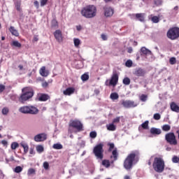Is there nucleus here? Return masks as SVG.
<instances>
[{
  "label": "nucleus",
  "mask_w": 179,
  "mask_h": 179,
  "mask_svg": "<svg viewBox=\"0 0 179 179\" xmlns=\"http://www.w3.org/2000/svg\"><path fill=\"white\" fill-rule=\"evenodd\" d=\"M135 159H139V151L138 150L132 151L124 159V167L126 170H131L132 169Z\"/></svg>",
  "instance_id": "nucleus-1"
},
{
  "label": "nucleus",
  "mask_w": 179,
  "mask_h": 179,
  "mask_svg": "<svg viewBox=\"0 0 179 179\" xmlns=\"http://www.w3.org/2000/svg\"><path fill=\"white\" fill-rule=\"evenodd\" d=\"M34 96V91L29 87H24L22 90V94L19 98L20 103H24L25 101L30 100Z\"/></svg>",
  "instance_id": "nucleus-2"
},
{
  "label": "nucleus",
  "mask_w": 179,
  "mask_h": 179,
  "mask_svg": "<svg viewBox=\"0 0 179 179\" xmlns=\"http://www.w3.org/2000/svg\"><path fill=\"white\" fill-rule=\"evenodd\" d=\"M69 129L71 133L73 132H82L83 131V124L79 120H71L69 124Z\"/></svg>",
  "instance_id": "nucleus-3"
},
{
  "label": "nucleus",
  "mask_w": 179,
  "mask_h": 179,
  "mask_svg": "<svg viewBox=\"0 0 179 179\" xmlns=\"http://www.w3.org/2000/svg\"><path fill=\"white\" fill-rule=\"evenodd\" d=\"M153 169L157 173L164 171V160L162 157H155L152 164Z\"/></svg>",
  "instance_id": "nucleus-4"
},
{
  "label": "nucleus",
  "mask_w": 179,
  "mask_h": 179,
  "mask_svg": "<svg viewBox=\"0 0 179 179\" xmlns=\"http://www.w3.org/2000/svg\"><path fill=\"white\" fill-rule=\"evenodd\" d=\"M20 113L22 114H31V115H36L38 114V108L34 106H24L19 108Z\"/></svg>",
  "instance_id": "nucleus-5"
},
{
  "label": "nucleus",
  "mask_w": 179,
  "mask_h": 179,
  "mask_svg": "<svg viewBox=\"0 0 179 179\" xmlns=\"http://www.w3.org/2000/svg\"><path fill=\"white\" fill-rule=\"evenodd\" d=\"M166 36L170 40H177L179 38V27H173L169 29Z\"/></svg>",
  "instance_id": "nucleus-6"
},
{
  "label": "nucleus",
  "mask_w": 179,
  "mask_h": 179,
  "mask_svg": "<svg viewBox=\"0 0 179 179\" xmlns=\"http://www.w3.org/2000/svg\"><path fill=\"white\" fill-rule=\"evenodd\" d=\"M104 145L103 143H99L96 145L94 148V154L96 156V159L99 160H103L104 157V150H103V147Z\"/></svg>",
  "instance_id": "nucleus-7"
},
{
  "label": "nucleus",
  "mask_w": 179,
  "mask_h": 179,
  "mask_svg": "<svg viewBox=\"0 0 179 179\" xmlns=\"http://www.w3.org/2000/svg\"><path fill=\"white\" fill-rule=\"evenodd\" d=\"M165 140L166 141L167 143H169V145H172L173 146H176V145L178 144L176 134L173 132L167 133L165 135Z\"/></svg>",
  "instance_id": "nucleus-8"
},
{
  "label": "nucleus",
  "mask_w": 179,
  "mask_h": 179,
  "mask_svg": "<svg viewBox=\"0 0 179 179\" xmlns=\"http://www.w3.org/2000/svg\"><path fill=\"white\" fill-rule=\"evenodd\" d=\"M118 73H114L110 80H106L105 82L106 86H113V87H115L117 85H118Z\"/></svg>",
  "instance_id": "nucleus-9"
},
{
  "label": "nucleus",
  "mask_w": 179,
  "mask_h": 179,
  "mask_svg": "<svg viewBox=\"0 0 179 179\" xmlns=\"http://www.w3.org/2000/svg\"><path fill=\"white\" fill-rule=\"evenodd\" d=\"M122 106H123L124 108H134V107H138V103L131 100H123L122 101Z\"/></svg>",
  "instance_id": "nucleus-10"
},
{
  "label": "nucleus",
  "mask_w": 179,
  "mask_h": 179,
  "mask_svg": "<svg viewBox=\"0 0 179 179\" xmlns=\"http://www.w3.org/2000/svg\"><path fill=\"white\" fill-rule=\"evenodd\" d=\"M53 34L55 38L58 41V43H62V41H64V36H62V31L61 30H56Z\"/></svg>",
  "instance_id": "nucleus-11"
},
{
  "label": "nucleus",
  "mask_w": 179,
  "mask_h": 179,
  "mask_svg": "<svg viewBox=\"0 0 179 179\" xmlns=\"http://www.w3.org/2000/svg\"><path fill=\"white\" fill-rule=\"evenodd\" d=\"M47 139V134L42 133L34 136L35 142H44Z\"/></svg>",
  "instance_id": "nucleus-12"
},
{
  "label": "nucleus",
  "mask_w": 179,
  "mask_h": 179,
  "mask_svg": "<svg viewBox=\"0 0 179 179\" xmlns=\"http://www.w3.org/2000/svg\"><path fill=\"white\" fill-rule=\"evenodd\" d=\"M145 74L146 71L142 68L136 69L134 72V75L138 78L143 77Z\"/></svg>",
  "instance_id": "nucleus-13"
},
{
  "label": "nucleus",
  "mask_w": 179,
  "mask_h": 179,
  "mask_svg": "<svg viewBox=\"0 0 179 179\" xmlns=\"http://www.w3.org/2000/svg\"><path fill=\"white\" fill-rule=\"evenodd\" d=\"M104 15L106 17H111L114 15V9L111 7L104 8Z\"/></svg>",
  "instance_id": "nucleus-14"
},
{
  "label": "nucleus",
  "mask_w": 179,
  "mask_h": 179,
  "mask_svg": "<svg viewBox=\"0 0 179 179\" xmlns=\"http://www.w3.org/2000/svg\"><path fill=\"white\" fill-rule=\"evenodd\" d=\"M81 15H83L84 17L90 18V6H87V7L84 8L81 10Z\"/></svg>",
  "instance_id": "nucleus-15"
},
{
  "label": "nucleus",
  "mask_w": 179,
  "mask_h": 179,
  "mask_svg": "<svg viewBox=\"0 0 179 179\" xmlns=\"http://www.w3.org/2000/svg\"><path fill=\"white\" fill-rule=\"evenodd\" d=\"M38 100L39 101H47V100H50V96L47 94H39Z\"/></svg>",
  "instance_id": "nucleus-16"
},
{
  "label": "nucleus",
  "mask_w": 179,
  "mask_h": 179,
  "mask_svg": "<svg viewBox=\"0 0 179 179\" xmlns=\"http://www.w3.org/2000/svg\"><path fill=\"white\" fill-rule=\"evenodd\" d=\"M39 73L41 76L47 77L50 75V71L45 69V66H42L39 70Z\"/></svg>",
  "instance_id": "nucleus-17"
},
{
  "label": "nucleus",
  "mask_w": 179,
  "mask_h": 179,
  "mask_svg": "<svg viewBox=\"0 0 179 179\" xmlns=\"http://www.w3.org/2000/svg\"><path fill=\"white\" fill-rule=\"evenodd\" d=\"M75 93V88L73 87H68L63 92V94L64 96H71V94H73Z\"/></svg>",
  "instance_id": "nucleus-18"
},
{
  "label": "nucleus",
  "mask_w": 179,
  "mask_h": 179,
  "mask_svg": "<svg viewBox=\"0 0 179 179\" xmlns=\"http://www.w3.org/2000/svg\"><path fill=\"white\" fill-rule=\"evenodd\" d=\"M152 135H160L162 134V129H157L156 127H152L150 130Z\"/></svg>",
  "instance_id": "nucleus-19"
},
{
  "label": "nucleus",
  "mask_w": 179,
  "mask_h": 179,
  "mask_svg": "<svg viewBox=\"0 0 179 179\" xmlns=\"http://www.w3.org/2000/svg\"><path fill=\"white\" fill-rule=\"evenodd\" d=\"M141 55H152V51H150L145 47L141 48Z\"/></svg>",
  "instance_id": "nucleus-20"
},
{
  "label": "nucleus",
  "mask_w": 179,
  "mask_h": 179,
  "mask_svg": "<svg viewBox=\"0 0 179 179\" xmlns=\"http://www.w3.org/2000/svg\"><path fill=\"white\" fill-rule=\"evenodd\" d=\"M97 14V8L94 6H90V17H94Z\"/></svg>",
  "instance_id": "nucleus-21"
},
{
  "label": "nucleus",
  "mask_w": 179,
  "mask_h": 179,
  "mask_svg": "<svg viewBox=\"0 0 179 179\" xmlns=\"http://www.w3.org/2000/svg\"><path fill=\"white\" fill-rule=\"evenodd\" d=\"M9 31L13 36H15V37H19V31H17V29H15V27H10Z\"/></svg>",
  "instance_id": "nucleus-22"
},
{
  "label": "nucleus",
  "mask_w": 179,
  "mask_h": 179,
  "mask_svg": "<svg viewBox=\"0 0 179 179\" xmlns=\"http://www.w3.org/2000/svg\"><path fill=\"white\" fill-rule=\"evenodd\" d=\"M171 109L175 113H179V106L175 102H171Z\"/></svg>",
  "instance_id": "nucleus-23"
},
{
  "label": "nucleus",
  "mask_w": 179,
  "mask_h": 179,
  "mask_svg": "<svg viewBox=\"0 0 179 179\" xmlns=\"http://www.w3.org/2000/svg\"><path fill=\"white\" fill-rule=\"evenodd\" d=\"M136 18L139 22H145V13H137L136 14Z\"/></svg>",
  "instance_id": "nucleus-24"
},
{
  "label": "nucleus",
  "mask_w": 179,
  "mask_h": 179,
  "mask_svg": "<svg viewBox=\"0 0 179 179\" xmlns=\"http://www.w3.org/2000/svg\"><path fill=\"white\" fill-rule=\"evenodd\" d=\"M113 156H110V158L113 159L114 162L118 160V152L117 151V148L114 149L112 152Z\"/></svg>",
  "instance_id": "nucleus-25"
},
{
  "label": "nucleus",
  "mask_w": 179,
  "mask_h": 179,
  "mask_svg": "<svg viewBox=\"0 0 179 179\" xmlns=\"http://www.w3.org/2000/svg\"><path fill=\"white\" fill-rule=\"evenodd\" d=\"M110 99H111V100H118V99H120V95H118V93L117 92H113L110 94Z\"/></svg>",
  "instance_id": "nucleus-26"
},
{
  "label": "nucleus",
  "mask_w": 179,
  "mask_h": 179,
  "mask_svg": "<svg viewBox=\"0 0 179 179\" xmlns=\"http://www.w3.org/2000/svg\"><path fill=\"white\" fill-rule=\"evenodd\" d=\"M106 128L108 131H115V129H117V127H115V125H114V123L107 124Z\"/></svg>",
  "instance_id": "nucleus-27"
},
{
  "label": "nucleus",
  "mask_w": 179,
  "mask_h": 179,
  "mask_svg": "<svg viewBox=\"0 0 179 179\" xmlns=\"http://www.w3.org/2000/svg\"><path fill=\"white\" fill-rule=\"evenodd\" d=\"M10 45L12 47H17V48H22V44L20 43H19V41H13Z\"/></svg>",
  "instance_id": "nucleus-28"
},
{
  "label": "nucleus",
  "mask_w": 179,
  "mask_h": 179,
  "mask_svg": "<svg viewBox=\"0 0 179 179\" xmlns=\"http://www.w3.org/2000/svg\"><path fill=\"white\" fill-rule=\"evenodd\" d=\"M162 131H164V132H169V131L171 129V126H170L169 124H164L163 126H162Z\"/></svg>",
  "instance_id": "nucleus-29"
},
{
  "label": "nucleus",
  "mask_w": 179,
  "mask_h": 179,
  "mask_svg": "<svg viewBox=\"0 0 179 179\" xmlns=\"http://www.w3.org/2000/svg\"><path fill=\"white\" fill-rule=\"evenodd\" d=\"M122 83H123V85L128 86V85H131V79H129V78H128V77H126L123 79Z\"/></svg>",
  "instance_id": "nucleus-30"
},
{
  "label": "nucleus",
  "mask_w": 179,
  "mask_h": 179,
  "mask_svg": "<svg viewBox=\"0 0 179 179\" xmlns=\"http://www.w3.org/2000/svg\"><path fill=\"white\" fill-rule=\"evenodd\" d=\"M22 148L24 149V153H27L29 152V145L26 143H20Z\"/></svg>",
  "instance_id": "nucleus-31"
},
{
  "label": "nucleus",
  "mask_w": 179,
  "mask_h": 179,
  "mask_svg": "<svg viewBox=\"0 0 179 179\" xmlns=\"http://www.w3.org/2000/svg\"><path fill=\"white\" fill-rule=\"evenodd\" d=\"M73 43L75 47H76V48H79V45H80V39L74 38Z\"/></svg>",
  "instance_id": "nucleus-32"
},
{
  "label": "nucleus",
  "mask_w": 179,
  "mask_h": 179,
  "mask_svg": "<svg viewBox=\"0 0 179 179\" xmlns=\"http://www.w3.org/2000/svg\"><path fill=\"white\" fill-rule=\"evenodd\" d=\"M13 171L14 173L19 174V173H22V171H23V168L20 166H17L14 169Z\"/></svg>",
  "instance_id": "nucleus-33"
},
{
  "label": "nucleus",
  "mask_w": 179,
  "mask_h": 179,
  "mask_svg": "<svg viewBox=\"0 0 179 179\" xmlns=\"http://www.w3.org/2000/svg\"><path fill=\"white\" fill-rule=\"evenodd\" d=\"M153 4L155 6H161L163 5V0H153Z\"/></svg>",
  "instance_id": "nucleus-34"
},
{
  "label": "nucleus",
  "mask_w": 179,
  "mask_h": 179,
  "mask_svg": "<svg viewBox=\"0 0 179 179\" xmlns=\"http://www.w3.org/2000/svg\"><path fill=\"white\" fill-rule=\"evenodd\" d=\"M52 148H53V149H56L57 150H59L62 149L64 147L62 146V144L55 143V144L53 145Z\"/></svg>",
  "instance_id": "nucleus-35"
},
{
  "label": "nucleus",
  "mask_w": 179,
  "mask_h": 179,
  "mask_svg": "<svg viewBox=\"0 0 179 179\" xmlns=\"http://www.w3.org/2000/svg\"><path fill=\"white\" fill-rule=\"evenodd\" d=\"M151 22H152V23H159V22H160V18L157 16H152L151 17Z\"/></svg>",
  "instance_id": "nucleus-36"
},
{
  "label": "nucleus",
  "mask_w": 179,
  "mask_h": 179,
  "mask_svg": "<svg viewBox=\"0 0 179 179\" xmlns=\"http://www.w3.org/2000/svg\"><path fill=\"white\" fill-rule=\"evenodd\" d=\"M10 148L12 150H15V149H17V148H19V143H17V142H13L11 143Z\"/></svg>",
  "instance_id": "nucleus-37"
},
{
  "label": "nucleus",
  "mask_w": 179,
  "mask_h": 179,
  "mask_svg": "<svg viewBox=\"0 0 179 179\" xmlns=\"http://www.w3.org/2000/svg\"><path fill=\"white\" fill-rule=\"evenodd\" d=\"M36 151L38 152V153H43V152H44V147H43V145H37Z\"/></svg>",
  "instance_id": "nucleus-38"
},
{
  "label": "nucleus",
  "mask_w": 179,
  "mask_h": 179,
  "mask_svg": "<svg viewBox=\"0 0 179 179\" xmlns=\"http://www.w3.org/2000/svg\"><path fill=\"white\" fill-rule=\"evenodd\" d=\"M143 129H149V122L147 120L141 124Z\"/></svg>",
  "instance_id": "nucleus-39"
},
{
  "label": "nucleus",
  "mask_w": 179,
  "mask_h": 179,
  "mask_svg": "<svg viewBox=\"0 0 179 179\" xmlns=\"http://www.w3.org/2000/svg\"><path fill=\"white\" fill-rule=\"evenodd\" d=\"M102 166H104V167L108 168L110 167V161L107 159H104L102 161Z\"/></svg>",
  "instance_id": "nucleus-40"
},
{
  "label": "nucleus",
  "mask_w": 179,
  "mask_h": 179,
  "mask_svg": "<svg viewBox=\"0 0 179 179\" xmlns=\"http://www.w3.org/2000/svg\"><path fill=\"white\" fill-rule=\"evenodd\" d=\"M81 80H83V82H85V80H89V74H83L81 76Z\"/></svg>",
  "instance_id": "nucleus-41"
},
{
  "label": "nucleus",
  "mask_w": 179,
  "mask_h": 179,
  "mask_svg": "<svg viewBox=\"0 0 179 179\" xmlns=\"http://www.w3.org/2000/svg\"><path fill=\"white\" fill-rule=\"evenodd\" d=\"M169 63L171 65H176V64L177 63V59H176V57H171L169 59Z\"/></svg>",
  "instance_id": "nucleus-42"
},
{
  "label": "nucleus",
  "mask_w": 179,
  "mask_h": 179,
  "mask_svg": "<svg viewBox=\"0 0 179 179\" xmlns=\"http://www.w3.org/2000/svg\"><path fill=\"white\" fill-rule=\"evenodd\" d=\"M133 64H134V63L132 62V60L129 59V60H127V61L125 62V66H126L127 68H131V66H132Z\"/></svg>",
  "instance_id": "nucleus-43"
},
{
  "label": "nucleus",
  "mask_w": 179,
  "mask_h": 179,
  "mask_svg": "<svg viewBox=\"0 0 179 179\" xmlns=\"http://www.w3.org/2000/svg\"><path fill=\"white\" fill-rule=\"evenodd\" d=\"M90 138L92 139H95V138H97V132H96V131H91L90 132Z\"/></svg>",
  "instance_id": "nucleus-44"
},
{
  "label": "nucleus",
  "mask_w": 179,
  "mask_h": 179,
  "mask_svg": "<svg viewBox=\"0 0 179 179\" xmlns=\"http://www.w3.org/2000/svg\"><path fill=\"white\" fill-rule=\"evenodd\" d=\"M28 176H31V174H36V170L33 168H31L27 171Z\"/></svg>",
  "instance_id": "nucleus-45"
},
{
  "label": "nucleus",
  "mask_w": 179,
  "mask_h": 179,
  "mask_svg": "<svg viewBox=\"0 0 179 179\" xmlns=\"http://www.w3.org/2000/svg\"><path fill=\"white\" fill-rule=\"evenodd\" d=\"M153 118L156 121H159V120H160V118H162V116L159 113H155L153 115Z\"/></svg>",
  "instance_id": "nucleus-46"
},
{
  "label": "nucleus",
  "mask_w": 179,
  "mask_h": 179,
  "mask_svg": "<svg viewBox=\"0 0 179 179\" xmlns=\"http://www.w3.org/2000/svg\"><path fill=\"white\" fill-rule=\"evenodd\" d=\"M140 100L141 101H146V100H148V95H145V94H142L141 96H140Z\"/></svg>",
  "instance_id": "nucleus-47"
},
{
  "label": "nucleus",
  "mask_w": 179,
  "mask_h": 179,
  "mask_svg": "<svg viewBox=\"0 0 179 179\" xmlns=\"http://www.w3.org/2000/svg\"><path fill=\"white\" fill-rule=\"evenodd\" d=\"M20 2H17L15 4V8L16 10H17L18 12H20V10H22V8H20Z\"/></svg>",
  "instance_id": "nucleus-48"
},
{
  "label": "nucleus",
  "mask_w": 179,
  "mask_h": 179,
  "mask_svg": "<svg viewBox=\"0 0 179 179\" xmlns=\"http://www.w3.org/2000/svg\"><path fill=\"white\" fill-rule=\"evenodd\" d=\"M121 120L120 117H117L116 118L113 119V124H118Z\"/></svg>",
  "instance_id": "nucleus-49"
},
{
  "label": "nucleus",
  "mask_w": 179,
  "mask_h": 179,
  "mask_svg": "<svg viewBox=\"0 0 179 179\" xmlns=\"http://www.w3.org/2000/svg\"><path fill=\"white\" fill-rule=\"evenodd\" d=\"M8 113H9V109L8 108H3L2 109V114H3V115H6Z\"/></svg>",
  "instance_id": "nucleus-50"
},
{
  "label": "nucleus",
  "mask_w": 179,
  "mask_h": 179,
  "mask_svg": "<svg viewBox=\"0 0 179 179\" xmlns=\"http://www.w3.org/2000/svg\"><path fill=\"white\" fill-rule=\"evenodd\" d=\"M43 167H44L45 170H48V169H50V164H48V162H45L43 163Z\"/></svg>",
  "instance_id": "nucleus-51"
},
{
  "label": "nucleus",
  "mask_w": 179,
  "mask_h": 179,
  "mask_svg": "<svg viewBox=\"0 0 179 179\" xmlns=\"http://www.w3.org/2000/svg\"><path fill=\"white\" fill-rule=\"evenodd\" d=\"M48 2V0H41V6H45Z\"/></svg>",
  "instance_id": "nucleus-52"
},
{
  "label": "nucleus",
  "mask_w": 179,
  "mask_h": 179,
  "mask_svg": "<svg viewBox=\"0 0 179 179\" xmlns=\"http://www.w3.org/2000/svg\"><path fill=\"white\" fill-rule=\"evenodd\" d=\"M108 146H109L108 152H111L113 149H114L115 148L114 143H109Z\"/></svg>",
  "instance_id": "nucleus-53"
},
{
  "label": "nucleus",
  "mask_w": 179,
  "mask_h": 179,
  "mask_svg": "<svg viewBox=\"0 0 179 179\" xmlns=\"http://www.w3.org/2000/svg\"><path fill=\"white\" fill-rule=\"evenodd\" d=\"M34 5L36 8V9H38V8H40V3H38V1H35L34 2Z\"/></svg>",
  "instance_id": "nucleus-54"
},
{
  "label": "nucleus",
  "mask_w": 179,
  "mask_h": 179,
  "mask_svg": "<svg viewBox=\"0 0 179 179\" xmlns=\"http://www.w3.org/2000/svg\"><path fill=\"white\" fill-rule=\"evenodd\" d=\"M6 87L5 85L0 84V93H2V92H3V90H5Z\"/></svg>",
  "instance_id": "nucleus-55"
},
{
  "label": "nucleus",
  "mask_w": 179,
  "mask_h": 179,
  "mask_svg": "<svg viewBox=\"0 0 179 179\" xmlns=\"http://www.w3.org/2000/svg\"><path fill=\"white\" fill-rule=\"evenodd\" d=\"M94 94H95L96 96H99V94H100V90H99V89H95V90H94Z\"/></svg>",
  "instance_id": "nucleus-56"
},
{
  "label": "nucleus",
  "mask_w": 179,
  "mask_h": 179,
  "mask_svg": "<svg viewBox=\"0 0 179 179\" xmlns=\"http://www.w3.org/2000/svg\"><path fill=\"white\" fill-rule=\"evenodd\" d=\"M42 87H43L45 89L48 87V83H47V81L42 83Z\"/></svg>",
  "instance_id": "nucleus-57"
},
{
  "label": "nucleus",
  "mask_w": 179,
  "mask_h": 179,
  "mask_svg": "<svg viewBox=\"0 0 179 179\" xmlns=\"http://www.w3.org/2000/svg\"><path fill=\"white\" fill-rule=\"evenodd\" d=\"M101 37L102 40H103V41H107V36L106 34H102L101 35Z\"/></svg>",
  "instance_id": "nucleus-58"
},
{
  "label": "nucleus",
  "mask_w": 179,
  "mask_h": 179,
  "mask_svg": "<svg viewBox=\"0 0 179 179\" xmlns=\"http://www.w3.org/2000/svg\"><path fill=\"white\" fill-rule=\"evenodd\" d=\"M29 154H30V155H36V152H34V148H31L29 149Z\"/></svg>",
  "instance_id": "nucleus-59"
},
{
  "label": "nucleus",
  "mask_w": 179,
  "mask_h": 179,
  "mask_svg": "<svg viewBox=\"0 0 179 179\" xmlns=\"http://www.w3.org/2000/svg\"><path fill=\"white\" fill-rule=\"evenodd\" d=\"M132 51H134V50L132 49V47H129V48H127V52H128L129 54H132Z\"/></svg>",
  "instance_id": "nucleus-60"
},
{
  "label": "nucleus",
  "mask_w": 179,
  "mask_h": 179,
  "mask_svg": "<svg viewBox=\"0 0 179 179\" xmlns=\"http://www.w3.org/2000/svg\"><path fill=\"white\" fill-rule=\"evenodd\" d=\"M1 143L3 145V146H6L8 145V141L6 140H2Z\"/></svg>",
  "instance_id": "nucleus-61"
},
{
  "label": "nucleus",
  "mask_w": 179,
  "mask_h": 179,
  "mask_svg": "<svg viewBox=\"0 0 179 179\" xmlns=\"http://www.w3.org/2000/svg\"><path fill=\"white\" fill-rule=\"evenodd\" d=\"M55 26H58V22L56 20L52 21V27H55Z\"/></svg>",
  "instance_id": "nucleus-62"
},
{
  "label": "nucleus",
  "mask_w": 179,
  "mask_h": 179,
  "mask_svg": "<svg viewBox=\"0 0 179 179\" xmlns=\"http://www.w3.org/2000/svg\"><path fill=\"white\" fill-rule=\"evenodd\" d=\"M76 29H77L78 31H80L82 30V26L77 25Z\"/></svg>",
  "instance_id": "nucleus-63"
},
{
  "label": "nucleus",
  "mask_w": 179,
  "mask_h": 179,
  "mask_svg": "<svg viewBox=\"0 0 179 179\" xmlns=\"http://www.w3.org/2000/svg\"><path fill=\"white\" fill-rule=\"evenodd\" d=\"M34 41H38V36H34Z\"/></svg>",
  "instance_id": "nucleus-64"
}]
</instances>
